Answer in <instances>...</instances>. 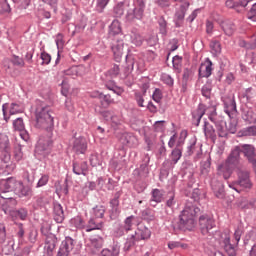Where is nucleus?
I'll list each match as a JSON object with an SVG mask.
<instances>
[{
    "instance_id": "36",
    "label": "nucleus",
    "mask_w": 256,
    "mask_h": 256,
    "mask_svg": "<svg viewBox=\"0 0 256 256\" xmlns=\"http://www.w3.org/2000/svg\"><path fill=\"white\" fill-rule=\"evenodd\" d=\"M83 69L84 67L73 66V67H70V69L66 70L65 74L69 75L72 78L79 77L80 75H82L81 72Z\"/></svg>"
},
{
    "instance_id": "55",
    "label": "nucleus",
    "mask_w": 256,
    "mask_h": 256,
    "mask_svg": "<svg viewBox=\"0 0 256 256\" xmlns=\"http://www.w3.org/2000/svg\"><path fill=\"white\" fill-rule=\"evenodd\" d=\"M162 98H163V94H162L161 90L155 89L153 92V101H155L156 103H159V102H161Z\"/></svg>"
},
{
    "instance_id": "63",
    "label": "nucleus",
    "mask_w": 256,
    "mask_h": 256,
    "mask_svg": "<svg viewBox=\"0 0 256 256\" xmlns=\"http://www.w3.org/2000/svg\"><path fill=\"white\" fill-rule=\"evenodd\" d=\"M108 73L111 75V77H117L120 73V67L118 65H114Z\"/></svg>"
},
{
    "instance_id": "27",
    "label": "nucleus",
    "mask_w": 256,
    "mask_h": 256,
    "mask_svg": "<svg viewBox=\"0 0 256 256\" xmlns=\"http://www.w3.org/2000/svg\"><path fill=\"white\" fill-rule=\"evenodd\" d=\"M103 227H104V224L102 221L98 222V220L90 219L88 221V225L85 226V230L86 232H91L94 230H102Z\"/></svg>"
},
{
    "instance_id": "60",
    "label": "nucleus",
    "mask_w": 256,
    "mask_h": 256,
    "mask_svg": "<svg viewBox=\"0 0 256 256\" xmlns=\"http://www.w3.org/2000/svg\"><path fill=\"white\" fill-rule=\"evenodd\" d=\"M243 134L245 136H255L256 135V127L255 126H251V127H248L246 129H244Z\"/></svg>"
},
{
    "instance_id": "32",
    "label": "nucleus",
    "mask_w": 256,
    "mask_h": 256,
    "mask_svg": "<svg viewBox=\"0 0 256 256\" xmlns=\"http://www.w3.org/2000/svg\"><path fill=\"white\" fill-rule=\"evenodd\" d=\"M183 148L180 147V143L172 150L171 160L173 164H177L178 161L182 158Z\"/></svg>"
},
{
    "instance_id": "9",
    "label": "nucleus",
    "mask_w": 256,
    "mask_h": 256,
    "mask_svg": "<svg viewBox=\"0 0 256 256\" xmlns=\"http://www.w3.org/2000/svg\"><path fill=\"white\" fill-rule=\"evenodd\" d=\"M199 226L202 234L207 235L212 228L216 227V223L209 215H201L199 218Z\"/></svg>"
},
{
    "instance_id": "40",
    "label": "nucleus",
    "mask_w": 256,
    "mask_h": 256,
    "mask_svg": "<svg viewBox=\"0 0 256 256\" xmlns=\"http://www.w3.org/2000/svg\"><path fill=\"white\" fill-rule=\"evenodd\" d=\"M238 44L241 48L256 49V38H254V40H252L251 42H247L246 40L240 39Z\"/></svg>"
},
{
    "instance_id": "28",
    "label": "nucleus",
    "mask_w": 256,
    "mask_h": 256,
    "mask_svg": "<svg viewBox=\"0 0 256 256\" xmlns=\"http://www.w3.org/2000/svg\"><path fill=\"white\" fill-rule=\"evenodd\" d=\"M164 197V191L159 189H154L152 191V199L150 200L151 206L156 207L154 203H161Z\"/></svg>"
},
{
    "instance_id": "64",
    "label": "nucleus",
    "mask_w": 256,
    "mask_h": 256,
    "mask_svg": "<svg viewBox=\"0 0 256 256\" xmlns=\"http://www.w3.org/2000/svg\"><path fill=\"white\" fill-rule=\"evenodd\" d=\"M40 58L43 60L42 64L48 65L51 61L50 54H47V52H42Z\"/></svg>"
},
{
    "instance_id": "42",
    "label": "nucleus",
    "mask_w": 256,
    "mask_h": 256,
    "mask_svg": "<svg viewBox=\"0 0 256 256\" xmlns=\"http://www.w3.org/2000/svg\"><path fill=\"white\" fill-rule=\"evenodd\" d=\"M125 4L124 3H118L114 8V15L115 17H122L125 13Z\"/></svg>"
},
{
    "instance_id": "59",
    "label": "nucleus",
    "mask_w": 256,
    "mask_h": 256,
    "mask_svg": "<svg viewBox=\"0 0 256 256\" xmlns=\"http://www.w3.org/2000/svg\"><path fill=\"white\" fill-rule=\"evenodd\" d=\"M6 240V231L4 224L0 223V244H4Z\"/></svg>"
},
{
    "instance_id": "13",
    "label": "nucleus",
    "mask_w": 256,
    "mask_h": 256,
    "mask_svg": "<svg viewBox=\"0 0 256 256\" xmlns=\"http://www.w3.org/2000/svg\"><path fill=\"white\" fill-rule=\"evenodd\" d=\"M241 153L246 156L247 160L256 167V150L252 145H240Z\"/></svg>"
},
{
    "instance_id": "34",
    "label": "nucleus",
    "mask_w": 256,
    "mask_h": 256,
    "mask_svg": "<svg viewBox=\"0 0 256 256\" xmlns=\"http://www.w3.org/2000/svg\"><path fill=\"white\" fill-rule=\"evenodd\" d=\"M122 32V26H121V23L118 21V19H115L111 26H110V35H118V34H121Z\"/></svg>"
},
{
    "instance_id": "19",
    "label": "nucleus",
    "mask_w": 256,
    "mask_h": 256,
    "mask_svg": "<svg viewBox=\"0 0 256 256\" xmlns=\"http://www.w3.org/2000/svg\"><path fill=\"white\" fill-rule=\"evenodd\" d=\"M249 3V0H226L225 5L228 8H234L237 12H241Z\"/></svg>"
},
{
    "instance_id": "3",
    "label": "nucleus",
    "mask_w": 256,
    "mask_h": 256,
    "mask_svg": "<svg viewBox=\"0 0 256 256\" xmlns=\"http://www.w3.org/2000/svg\"><path fill=\"white\" fill-rule=\"evenodd\" d=\"M238 180L228 184L229 188L234 189L236 192H241L242 189H251L252 182L250 179V172L244 169H239L237 172Z\"/></svg>"
},
{
    "instance_id": "51",
    "label": "nucleus",
    "mask_w": 256,
    "mask_h": 256,
    "mask_svg": "<svg viewBox=\"0 0 256 256\" xmlns=\"http://www.w3.org/2000/svg\"><path fill=\"white\" fill-rule=\"evenodd\" d=\"M210 48L214 51V54H220L222 50L219 41H212L210 43Z\"/></svg>"
},
{
    "instance_id": "23",
    "label": "nucleus",
    "mask_w": 256,
    "mask_h": 256,
    "mask_svg": "<svg viewBox=\"0 0 256 256\" xmlns=\"http://www.w3.org/2000/svg\"><path fill=\"white\" fill-rule=\"evenodd\" d=\"M54 220L57 223H62L65 220L63 207L59 203H54Z\"/></svg>"
},
{
    "instance_id": "61",
    "label": "nucleus",
    "mask_w": 256,
    "mask_h": 256,
    "mask_svg": "<svg viewBox=\"0 0 256 256\" xmlns=\"http://www.w3.org/2000/svg\"><path fill=\"white\" fill-rule=\"evenodd\" d=\"M248 19L255 21L256 20V3L253 4L251 9L248 12Z\"/></svg>"
},
{
    "instance_id": "24",
    "label": "nucleus",
    "mask_w": 256,
    "mask_h": 256,
    "mask_svg": "<svg viewBox=\"0 0 256 256\" xmlns=\"http://www.w3.org/2000/svg\"><path fill=\"white\" fill-rule=\"evenodd\" d=\"M212 189L214 191V194L217 198L223 199L224 198V185L220 181H212L211 182Z\"/></svg>"
},
{
    "instance_id": "47",
    "label": "nucleus",
    "mask_w": 256,
    "mask_h": 256,
    "mask_svg": "<svg viewBox=\"0 0 256 256\" xmlns=\"http://www.w3.org/2000/svg\"><path fill=\"white\" fill-rule=\"evenodd\" d=\"M71 224L79 229L86 228L84 220L81 217H75V218L71 219Z\"/></svg>"
},
{
    "instance_id": "48",
    "label": "nucleus",
    "mask_w": 256,
    "mask_h": 256,
    "mask_svg": "<svg viewBox=\"0 0 256 256\" xmlns=\"http://www.w3.org/2000/svg\"><path fill=\"white\" fill-rule=\"evenodd\" d=\"M133 237H136V233L135 234H132V236L130 238H127L126 240V243L124 245V250L126 251H129V249L135 245V242H137V239L136 238H133Z\"/></svg>"
},
{
    "instance_id": "45",
    "label": "nucleus",
    "mask_w": 256,
    "mask_h": 256,
    "mask_svg": "<svg viewBox=\"0 0 256 256\" xmlns=\"http://www.w3.org/2000/svg\"><path fill=\"white\" fill-rule=\"evenodd\" d=\"M24 126H25V124H24V122H23V118H21V117L15 119V120L13 121V129H14L15 131L21 132V130L24 129Z\"/></svg>"
},
{
    "instance_id": "22",
    "label": "nucleus",
    "mask_w": 256,
    "mask_h": 256,
    "mask_svg": "<svg viewBox=\"0 0 256 256\" xmlns=\"http://www.w3.org/2000/svg\"><path fill=\"white\" fill-rule=\"evenodd\" d=\"M236 111V104H235V99L231 96L228 98L224 99V112L228 115L231 116L232 113Z\"/></svg>"
},
{
    "instance_id": "17",
    "label": "nucleus",
    "mask_w": 256,
    "mask_h": 256,
    "mask_svg": "<svg viewBox=\"0 0 256 256\" xmlns=\"http://www.w3.org/2000/svg\"><path fill=\"white\" fill-rule=\"evenodd\" d=\"M240 153H242L241 150V145L236 146L232 152L230 153V155L228 156V159L226 160V162L228 163V165L230 167H235V165L239 164V160H240Z\"/></svg>"
},
{
    "instance_id": "8",
    "label": "nucleus",
    "mask_w": 256,
    "mask_h": 256,
    "mask_svg": "<svg viewBox=\"0 0 256 256\" xmlns=\"http://www.w3.org/2000/svg\"><path fill=\"white\" fill-rule=\"evenodd\" d=\"M2 112H3V116H4V120L6 122L9 121L10 116L12 115H17L18 113H22L23 110L20 107L19 104L16 103H12V104H3L2 105Z\"/></svg>"
},
{
    "instance_id": "25",
    "label": "nucleus",
    "mask_w": 256,
    "mask_h": 256,
    "mask_svg": "<svg viewBox=\"0 0 256 256\" xmlns=\"http://www.w3.org/2000/svg\"><path fill=\"white\" fill-rule=\"evenodd\" d=\"M151 237V231L147 227L138 228V231L135 232L136 241L147 240Z\"/></svg>"
},
{
    "instance_id": "41",
    "label": "nucleus",
    "mask_w": 256,
    "mask_h": 256,
    "mask_svg": "<svg viewBox=\"0 0 256 256\" xmlns=\"http://www.w3.org/2000/svg\"><path fill=\"white\" fill-rule=\"evenodd\" d=\"M145 11V3H140L138 7L134 8V15L136 20H141Z\"/></svg>"
},
{
    "instance_id": "33",
    "label": "nucleus",
    "mask_w": 256,
    "mask_h": 256,
    "mask_svg": "<svg viewBox=\"0 0 256 256\" xmlns=\"http://www.w3.org/2000/svg\"><path fill=\"white\" fill-rule=\"evenodd\" d=\"M222 30L224 31V34L227 36H232L235 32V24L232 22H223L221 24Z\"/></svg>"
},
{
    "instance_id": "6",
    "label": "nucleus",
    "mask_w": 256,
    "mask_h": 256,
    "mask_svg": "<svg viewBox=\"0 0 256 256\" xmlns=\"http://www.w3.org/2000/svg\"><path fill=\"white\" fill-rule=\"evenodd\" d=\"M10 202V205L8 203ZM17 200L12 197L11 191L1 190L0 193V208L7 214L9 207H16Z\"/></svg>"
},
{
    "instance_id": "62",
    "label": "nucleus",
    "mask_w": 256,
    "mask_h": 256,
    "mask_svg": "<svg viewBox=\"0 0 256 256\" xmlns=\"http://www.w3.org/2000/svg\"><path fill=\"white\" fill-rule=\"evenodd\" d=\"M161 79H162V81H163L164 83H166V84H168V85H170V86L174 84L173 78H171V76L168 75V74H163V75L161 76Z\"/></svg>"
},
{
    "instance_id": "15",
    "label": "nucleus",
    "mask_w": 256,
    "mask_h": 256,
    "mask_svg": "<svg viewBox=\"0 0 256 256\" xmlns=\"http://www.w3.org/2000/svg\"><path fill=\"white\" fill-rule=\"evenodd\" d=\"M213 72V62L209 59H206L201 63L199 67V76L202 78H209Z\"/></svg>"
},
{
    "instance_id": "21",
    "label": "nucleus",
    "mask_w": 256,
    "mask_h": 256,
    "mask_svg": "<svg viewBox=\"0 0 256 256\" xmlns=\"http://www.w3.org/2000/svg\"><path fill=\"white\" fill-rule=\"evenodd\" d=\"M16 194L19 197H31L32 190L30 186H24L22 181H17Z\"/></svg>"
},
{
    "instance_id": "10",
    "label": "nucleus",
    "mask_w": 256,
    "mask_h": 256,
    "mask_svg": "<svg viewBox=\"0 0 256 256\" xmlns=\"http://www.w3.org/2000/svg\"><path fill=\"white\" fill-rule=\"evenodd\" d=\"M51 145L52 141L49 138L47 140L40 138L36 145L35 153L41 156H47L50 154Z\"/></svg>"
},
{
    "instance_id": "57",
    "label": "nucleus",
    "mask_w": 256,
    "mask_h": 256,
    "mask_svg": "<svg viewBox=\"0 0 256 256\" xmlns=\"http://www.w3.org/2000/svg\"><path fill=\"white\" fill-rule=\"evenodd\" d=\"M185 13H186V7L185 6H181L179 10H177L176 12V19L177 20H183L185 17Z\"/></svg>"
},
{
    "instance_id": "16",
    "label": "nucleus",
    "mask_w": 256,
    "mask_h": 256,
    "mask_svg": "<svg viewBox=\"0 0 256 256\" xmlns=\"http://www.w3.org/2000/svg\"><path fill=\"white\" fill-rule=\"evenodd\" d=\"M73 247H74L73 239L67 238L65 241H62L57 256H69V254L73 250Z\"/></svg>"
},
{
    "instance_id": "1",
    "label": "nucleus",
    "mask_w": 256,
    "mask_h": 256,
    "mask_svg": "<svg viewBox=\"0 0 256 256\" xmlns=\"http://www.w3.org/2000/svg\"><path fill=\"white\" fill-rule=\"evenodd\" d=\"M200 212L197 205L188 202L185 208L181 211L178 227L182 231H191L195 227V217Z\"/></svg>"
},
{
    "instance_id": "12",
    "label": "nucleus",
    "mask_w": 256,
    "mask_h": 256,
    "mask_svg": "<svg viewBox=\"0 0 256 256\" xmlns=\"http://www.w3.org/2000/svg\"><path fill=\"white\" fill-rule=\"evenodd\" d=\"M18 180L15 178L3 179L0 181V191L15 192L17 190Z\"/></svg>"
},
{
    "instance_id": "46",
    "label": "nucleus",
    "mask_w": 256,
    "mask_h": 256,
    "mask_svg": "<svg viewBox=\"0 0 256 256\" xmlns=\"http://www.w3.org/2000/svg\"><path fill=\"white\" fill-rule=\"evenodd\" d=\"M15 216L17 218H20V220L25 221V220H27L28 211L26 208H20V209L16 210Z\"/></svg>"
},
{
    "instance_id": "26",
    "label": "nucleus",
    "mask_w": 256,
    "mask_h": 256,
    "mask_svg": "<svg viewBox=\"0 0 256 256\" xmlns=\"http://www.w3.org/2000/svg\"><path fill=\"white\" fill-rule=\"evenodd\" d=\"M130 40L135 46H141L144 43V37L135 28L130 31Z\"/></svg>"
},
{
    "instance_id": "2",
    "label": "nucleus",
    "mask_w": 256,
    "mask_h": 256,
    "mask_svg": "<svg viewBox=\"0 0 256 256\" xmlns=\"http://www.w3.org/2000/svg\"><path fill=\"white\" fill-rule=\"evenodd\" d=\"M37 129L51 130L54 126V117H52V109L49 105L41 104L36 108V123Z\"/></svg>"
},
{
    "instance_id": "20",
    "label": "nucleus",
    "mask_w": 256,
    "mask_h": 256,
    "mask_svg": "<svg viewBox=\"0 0 256 256\" xmlns=\"http://www.w3.org/2000/svg\"><path fill=\"white\" fill-rule=\"evenodd\" d=\"M88 247L92 249V253H96L97 250L102 249L103 239L100 236H92L89 238Z\"/></svg>"
},
{
    "instance_id": "11",
    "label": "nucleus",
    "mask_w": 256,
    "mask_h": 256,
    "mask_svg": "<svg viewBox=\"0 0 256 256\" xmlns=\"http://www.w3.org/2000/svg\"><path fill=\"white\" fill-rule=\"evenodd\" d=\"M72 147L74 153L85 154L88 149V142L84 137H76L73 138Z\"/></svg>"
},
{
    "instance_id": "53",
    "label": "nucleus",
    "mask_w": 256,
    "mask_h": 256,
    "mask_svg": "<svg viewBox=\"0 0 256 256\" xmlns=\"http://www.w3.org/2000/svg\"><path fill=\"white\" fill-rule=\"evenodd\" d=\"M109 2L110 0H97V3H96L97 10L102 12L104 8L107 7Z\"/></svg>"
},
{
    "instance_id": "5",
    "label": "nucleus",
    "mask_w": 256,
    "mask_h": 256,
    "mask_svg": "<svg viewBox=\"0 0 256 256\" xmlns=\"http://www.w3.org/2000/svg\"><path fill=\"white\" fill-rule=\"evenodd\" d=\"M242 235V229L238 228L234 233V239H232V243L230 237L224 238V250L226 251V253H228L229 256H236L235 246L239 244Z\"/></svg>"
},
{
    "instance_id": "54",
    "label": "nucleus",
    "mask_w": 256,
    "mask_h": 256,
    "mask_svg": "<svg viewBox=\"0 0 256 256\" xmlns=\"http://www.w3.org/2000/svg\"><path fill=\"white\" fill-rule=\"evenodd\" d=\"M245 120L249 123H255L256 122V114L252 110H248Z\"/></svg>"
},
{
    "instance_id": "49",
    "label": "nucleus",
    "mask_w": 256,
    "mask_h": 256,
    "mask_svg": "<svg viewBox=\"0 0 256 256\" xmlns=\"http://www.w3.org/2000/svg\"><path fill=\"white\" fill-rule=\"evenodd\" d=\"M55 43L58 47V49H63L65 45L64 35L62 33H58V35L55 38Z\"/></svg>"
},
{
    "instance_id": "52",
    "label": "nucleus",
    "mask_w": 256,
    "mask_h": 256,
    "mask_svg": "<svg viewBox=\"0 0 256 256\" xmlns=\"http://www.w3.org/2000/svg\"><path fill=\"white\" fill-rule=\"evenodd\" d=\"M50 176L44 174L41 176L40 180L37 182V188L44 187L49 182Z\"/></svg>"
},
{
    "instance_id": "37",
    "label": "nucleus",
    "mask_w": 256,
    "mask_h": 256,
    "mask_svg": "<svg viewBox=\"0 0 256 256\" xmlns=\"http://www.w3.org/2000/svg\"><path fill=\"white\" fill-rule=\"evenodd\" d=\"M110 205L112 207V209H111V217L115 218L120 213V210L118 208L119 207V199L118 198L112 199L111 202H110Z\"/></svg>"
},
{
    "instance_id": "39",
    "label": "nucleus",
    "mask_w": 256,
    "mask_h": 256,
    "mask_svg": "<svg viewBox=\"0 0 256 256\" xmlns=\"http://www.w3.org/2000/svg\"><path fill=\"white\" fill-rule=\"evenodd\" d=\"M114 103V99H112L110 94H103L102 93V97L100 99V104L102 107L107 108L109 106H111V104Z\"/></svg>"
},
{
    "instance_id": "35",
    "label": "nucleus",
    "mask_w": 256,
    "mask_h": 256,
    "mask_svg": "<svg viewBox=\"0 0 256 256\" xmlns=\"http://www.w3.org/2000/svg\"><path fill=\"white\" fill-rule=\"evenodd\" d=\"M105 87L109 90L117 94V96H122L124 93V89L119 88L117 85L114 84V81H108L105 84Z\"/></svg>"
},
{
    "instance_id": "50",
    "label": "nucleus",
    "mask_w": 256,
    "mask_h": 256,
    "mask_svg": "<svg viewBox=\"0 0 256 256\" xmlns=\"http://www.w3.org/2000/svg\"><path fill=\"white\" fill-rule=\"evenodd\" d=\"M135 220L134 215H130V217L125 219L124 229L126 231H130L133 227V221Z\"/></svg>"
},
{
    "instance_id": "18",
    "label": "nucleus",
    "mask_w": 256,
    "mask_h": 256,
    "mask_svg": "<svg viewBox=\"0 0 256 256\" xmlns=\"http://www.w3.org/2000/svg\"><path fill=\"white\" fill-rule=\"evenodd\" d=\"M125 43L123 40H117L112 43V52L115 56V60L119 61L124 54Z\"/></svg>"
},
{
    "instance_id": "30",
    "label": "nucleus",
    "mask_w": 256,
    "mask_h": 256,
    "mask_svg": "<svg viewBox=\"0 0 256 256\" xmlns=\"http://www.w3.org/2000/svg\"><path fill=\"white\" fill-rule=\"evenodd\" d=\"M73 171L77 175H85L88 171V164L87 162H81V164H77L74 162Z\"/></svg>"
},
{
    "instance_id": "58",
    "label": "nucleus",
    "mask_w": 256,
    "mask_h": 256,
    "mask_svg": "<svg viewBox=\"0 0 256 256\" xmlns=\"http://www.w3.org/2000/svg\"><path fill=\"white\" fill-rule=\"evenodd\" d=\"M168 200L166 202V206L169 208H172L175 206V194L174 193H169L168 194Z\"/></svg>"
},
{
    "instance_id": "14",
    "label": "nucleus",
    "mask_w": 256,
    "mask_h": 256,
    "mask_svg": "<svg viewBox=\"0 0 256 256\" xmlns=\"http://www.w3.org/2000/svg\"><path fill=\"white\" fill-rule=\"evenodd\" d=\"M56 244H57V239L54 236V234H50L49 236H47L46 242L44 245L45 256H53Z\"/></svg>"
},
{
    "instance_id": "29",
    "label": "nucleus",
    "mask_w": 256,
    "mask_h": 256,
    "mask_svg": "<svg viewBox=\"0 0 256 256\" xmlns=\"http://www.w3.org/2000/svg\"><path fill=\"white\" fill-rule=\"evenodd\" d=\"M204 133L205 136L207 137V139H215L217 137L215 128L213 127V124L209 123V122H205L204 123Z\"/></svg>"
},
{
    "instance_id": "44",
    "label": "nucleus",
    "mask_w": 256,
    "mask_h": 256,
    "mask_svg": "<svg viewBox=\"0 0 256 256\" xmlns=\"http://www.w3.org/2000/svg\"><path fill=\"white\" fill-rule=\"evenodd\" d=\"M173 68L180 71L183 64V57L176 55L172 59Z\"/></svg>"
},
{
    "instance_id": "4",
    "label": "nucleus",
    "mask_w": 256,
    "mask_h": 256,
    "mask_svg": "<svg viewBox=\"0 0 256 256\" xmlns=\"http://www.w3.org/2000/svg\"><path fill=\"white\" fill-rule=\"evenodd\" d=\"M209 116V120L213 123H217V108L216 107H208L206 108L204 104H199L198 108L194 110L192 116L194 120L197 122L196 125L198 126L201 122V118L205 115Z\"/></svg>"
},
{
    "instance_id": "38",
    "label": "nucleus",
    "mask_w": 256,
    "mask_h": 256,
    "mask_svg": "<svg viewBox=\"0 0 256 256\" xmlns=\"http://www.w3.org/2000/svg\"><path fill=\"white\" fill-rule=\"evenodd\" d=\"M106 212L105 207L103 205H96V207L92 208V215L96 218H103Z\"/></svg>"
},
{
    "instance_id": "31",
    "label": "nucleus",
    "mask_w": 256,
    "mask_h": 256,
    "mask_svg": "<svg viewBox=\"0 0 256 256\" xmlns=\"http://www.w3.org/2000/svg\"><path fill=\"white\" fill-rule=\"evenodd\" d=\"M219 174L223 175L225 180L229 179L232 174V166H229L228 162L226 161L223 165L219 167Z\"/></svg>"
},
{
    "instance_id": "43",
    "label": "nucleus",
    "mask_w": 256,
    "mask_h": 256,
    "mask_svg": "<svg viewBox=\"0 0 256 256\" xmlns=\"http://www.w3.org/2000/svg\"><path fill=\"white\" fill-rule=\"evenodd\" d=\"M179 247H181L182 249H187L188 246H187V244L181 243L179 241L168 242V249H170V250L179 249Z\"/></svg>"
},
{
    "instance_id": "7",
    "label": "nucleus",
    "mask_w": 256,
    "mask_h": 256,
    "mask_svg": "<svg viewBox=\"0 0 256 256\" xmlns=\"http://www.w3.org/2000/svg\"><path fill=\"white\" fill-rule=\"evenodd\" d=\"M0 150L2 151L1 159L3 163H11V153L9 152V137L2 134L0 137Z\"/></svg>"
},
{
    "instance_id": "56",
    "label": "nucleus",
    "mask_w": 256,
    "mask_h": 256,
    "mask_svg": "<svg viewBox=\"0 0 256 256\" xmlns=\"http://www.w3.org/2000/svg\"><path fill=\"white\" fill-rule=\"evenodd\" d=\"M11 61H12L13 65H17V67H24V65H25L24 60L19 56H13Z\"/></svg>"
}]
</instances>
